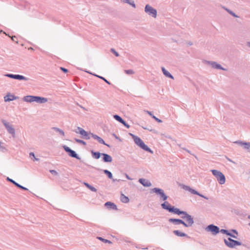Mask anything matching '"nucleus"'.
<instances>
[{"mask_svg":"<svg viewBox=\"0 0 250 250\" xmlns=\"http://www.w3.org/2000/svg\"><path fill=\"white\" fill-rule=\"evenodd\" d=\"M181 213H175L178 215H183L181 218L183 219H186L187 223L185 222L183 220L179 219L170 218L168 220L169 222L172 223L174 225L182 224L185 227H191L194 224L193 218L192 216L188 214L186 211H182L180 210Z\"/></svg>","mask_w":250,"mask_h":250,"instance_id":"nucleus-1","label":"nucleus"},{"mask_svg":"<svg viewBox=\"0 0 250 250\" xmlns=\"http://www.w3.org/2000/svg\"><path fill=\"white\" fill-rule=\"evenodd\" d=\"M1 122L4 126L7 132L11 135L12 137L15 138L16 136V131L13 125L4 119H1Z\"/></svg>","mask_w":250,"mask_h":250,"instance_id":"nucleus-2","label":"nucleus"},{"mask_svg":"<svg viewBox=\"0 0 250 250\" xmlns=\"http://www.w3.org/2000/svg\"><path fill=\"white\" fill-rule=\"evenodd\" d=\"M212 174L215 177L217 181L220 185H223L225 183L226 178L224 174L221 171L216 170H211Z\"/></svg>","mask_w":250,"mask_h":250,"instance_id":"nucleus-3","label":"nucleus"},{"mask_svg":"<svg viewBox=\"0 0 250 250\" xmlns=\"http://www.w3.org/2000/svg\"><path fill=\"white\" fill-rule=\"evenodd\" d=\"M134 139H133L135 143L140 147L144 150L150 152L151 154L153 153V151L149 148L145 144L144 142L138 136H134Z\"/></svg>","mask_w":250,"mask_h":250,"instance_id":"nucleus-4","label":"nucleus"},{"mask_svg":"<svg viewBox=\"0 0 250 250\" xmlns=\"http://www.w3.org/2000/svg\"><path fill=\"white\" fill-rule=\"evenodd\" d=\"M162 208L168 211L169 212L173 213H181L180 209L178 208H175L174 206H171L170 204L167 201L161 204Z\"/></svg>","mask_w":250,"mask_h":250,"instance_id":"nucleus-5","label":"nucleus"},{"mask_svg":"<svg viewBox=\"0 0 250 250\" xmlns=\"http://www.w3.org/2000/svg\"><path fill=\"white\" fill-rule=\"evenodd\" d=\"M225 245L230 248H234L237 246H241V243L239 241L234 240L230 238L224 239Z\"/></svg>","mask_w":250,"mask_h":250,"instance_id":"nucleus-6","label":"nucleus"},{"mask_svg":"<svg viewBox=\"0 0 250 250\" xmlns=\"http://www.w3.org/2000/svg\"><path fill=\"white\" fill-rule=\"evenodd\" d=\"M145 12L149 16L153 18H156L157 10L149 4H146L145 7Z\"/></svg>","mask_w":250,"mask_h":250,"instance_id":"nucleus-7","label":"nucleus"},{"mask_svg":"<svg viewBox=\"0 0 250 250\" xmlns=\"http://www.w3.org/2000/svg\"><path fill=\"white\" fill-rule=\"evenodd\" d=\"M151 192L156 193L158 195H159L163 201H166L168 197L165 194L164 190L159 188H155L151 189Z\"/></svg>","mask_w":250,"mask_h":250,"instance_id":"nucleus-8","label":"nucleus"},{"mask_svg":"<svg viewBox=\"0 0 250 250\" xmlns=\"http://www.w3.org/2000/svg\"><path fill=\"white\" fill-rule=\"evenodd\" d=\"M182 188L183 189H184L185 190H187L189 191L192 194L197 195L201 197H203L206 199H208V198L206 196H205L204 195L200 194L199 192H198L197 191L191 188L190 187L186 185H183L182 186Z\"/></svg>","mask_w":250,"mask_h":250,"instance_id":"nucleus-9","label":"nucleus"},{"mask_svg":"<svg viewBox=\"0 0 250 250\" xmlns=\"http://www.w3.org/2000/svg\"><path fill=\"white\" fill-rule=\"evenodd\" d=\"M206 230L211 232L213 235H216L220 232L219 228L213 224L208 226L206 228Z\"/></svg>","mask_w":250,"mask_h":250,"instance_id":"nucleus-10","label":"nucleus"},{"mask_svg":"<svg viewBox=\"0 0 250 250\" xmlns=\"http://www.w3.org/2000/svg\"><path fill=\"white\" fill-rule=\"evenodd\" d=\"M205 63L207 64L210 65L213 68L225 71L227 70L226 68L223 67L220 64L216 62L205 61Z\"/></svg>","mask_w":250,"mask_h":250,"instance_id":"nucleus-11","label":"nucleus"},{"mask_svg":"<svg viewBox=\"0 0 250 250\" xmlns=\"http://www.w3.org/2000/svg\"><path fill=\"white\" fill-rule=\"evenodd\" d=\"M63 148L66 152L68 153V155L70 157L76 158L78 160L80 159V157L78 155L76 152L70 149L68 146H63Z\"/></svg>","mask_w":250,"mask_h":250,"instance_id":"nucleus-12","label":"nucleus"},{"mask_svg":"<svg viewBox=\"0 0 250 250\" xmlns=\"http://www.w3.org/2000/svg\"><path fill=\"white\" fill-rule=\"evenodd\" d=\"M5 76L7 77L8 78H10L14 79L19 80H24L27 81L28 79L22 75H19V74H6L4 75Z\"/></svg>","mask_w":250,"mask_h":250,"instance_id":"nucleus-13","label":"nucleus"},{"mask_svg":"<svg viewBox=\"0 0 250 250\" xmlns=\"http://www.w3.org/2000/svg\"><path fill=\"white\" fill-rule=\"evenodd\" d=\"M48 101V99L46 98L35 96L34 102H36L38 104H44Z\"/></svg>","mask_w":250,"mask_h":250,"instance_id":"nucleus-14","label":"nucleus"},{"mask_svg":"<svg viewBox=\"0 0 250 250\" xmlns=\"http://www.w3.org/2000/svg\"><path fill=\"white\" fill-rule=\"evenodd\" d=\"M19 98L18 97L15 96L14 95L11 94L10 93L7 94L4 97V101L5 102H10L13 100L18 99Z\"/></svg>","mask_w":250,"mask_h":250,"instance_id":"nucleus-15","label":"nucleus"},{"mask_svg":"<svg viewBox=\"0 0 250 250\" xmlns=\"http://www.w3.org/2000/svg\"><path fill=\"white\" fill-rule=\"evenodd\" d=\"M92 137L95 140H96L100 144H103L108 147H110L109 145L106 144L104 140L98 135L96 134H92Z\"/></svg>","mask_w":250,"mask_h":250,"instance_id":"nucleus-16","label":"nucleus"},{"mask_svg":"<svg viewBox=\"0 0 250 250\" xmlns=\"http://www.w3.org/2000/svg\"><path fill=\"white\" fill-rule=\"evenodd\" d=\"M103 161L105 163H111L112 161V158L109 155L106 153H102Z\"/></svg>","mask_w":250,"mask_h":250,"instance_id":"nucleus-17","label":"nucleus"},{"mask_svg":"<svg viewBox=\"0 0 250 250\" xmlns=\"http://www.w3.org/2000/svg\"><path fill=\"white\" fill-rule=\"evenodd\" d=\"M7 180L11 183H12V184H13L15 186H16L17 187L21 188V189H22L23 190H27L28 189L26 188H25L22 186H21V185H20L19 184H18V183H17L16 182H15L14 180H13V179H10V178L9 177H7Z\"/></svg>","mask_w":250,"mask_h":250,"instance_id":"nucleus-18","label":"nucleus"},{"mask_svg":"<svg viewBox=\"0 0 250 250\" xmlns=\"http://www.w3.org/2000/svg\"><path fill=\"white\" fill-rule=\"evenodd\" d=\"M139 182L145 187H149L151 186V182L145 179L141 178L139 180Z\"/></svg>","mask_w":250,"mask_h":250,"instance_id":"nucleus-19","label":"nucleus"},{"mask_svg":"<svg viewBox=\"0 0 250 250\" xmlns=\"http://www.w3.org/2000/svg\"><path fill=\"white\" fill-rule=\"evenodd\" d=\"M82 137L86 140L90 139L91 137H92V134H93V133H88L85 130H83V131H81V134Z\"/></svg>","mask_w":250,"mask_h":250,"instance_id":"nucleus-20","label":"nucleus"},{"mask_svg":"<svg viewBox=\"0 0 250 250\" xmlns=\"http://www.w3.org/2000/svg\"><path fill=\"white\" fill-rule=\"evenodd\" d=\"M35 96L27 95L23 97V101L27 103L34 102Z\"/></svg>","mask_w":250,"mask_h":250,"instance_id":"nucleus-21","label":"nucleus"},{"mask_svg":"<svg viewBox=\"0 0 250 250\" xmlns=\"http://www.w3.org/2000/svg\"><path fill=\"white\" fill-rule=\"evenodd\" d=\"M105 206L109 209H113L114 210H117V208L115 204L110 202H107L105 203Z\"/></svg>","mask_w":250,"mask_h":250,"instance_id":"nucleus-22","label":"nucleus"},{"mask_svg":"<svg viewBox=\"0 0 250 250\" xmlns=\"http://www.w3.org/2000/svg\"><path fill=\"white\" fill-rule=\"evenodd\" d=\"M162 71L164 75L167 77L171 78L172 79H174L173 76L168 71H167L164 67H162Z\"/></svg>","mask_w":250,"mask_h":250,"instance_id":"nucleus-23","label":"nucleus"},{"mask_svg":"<svg viewBox=\"0 0 250 250\" xmlns=\"http://www.w3.org/2000/svg\"><path fill=\"white\" fill-rule=\"evenodd\" d=\"M173 232L175 235H176L178 236H180V237L187 236V234H186L185 233H184V232H182L178 230H175L173 231Z\"/></svg>","mask_w":250,"mask_h":250,"instance_id":"nucleus-24","label":"nucleus"},{"mask_svg":"<svg viewBox=\"0 0 250 250\" xmlns=\"http://www.w3.org/2000/svg\"><path fill=\"white\" fill-rule=\"evenodd\" d=\"M91 152L92 157L96 159H99L100 156L102 155V153H100L99 152H94V151L92 150Z\"/></svg>","mask_w":250,"mask_h":250,"instance_id":"nucleus-25","label":"nucleus"},{"mask_svg":"<svg viewBox=\"0 0 250 250\" xmlns=\"http://www.w3.org/2000/svg\"><path fill=\"white\" fill-rule=\"evenodd\" d=\"M121 1L131 5L133 8H136V5L133 0H121Z\"/></svg>","mask_w":250,"mask_h":250,"instance_id":"nucleus-26","label":"nucleus"},{"mask_svg":"<svg viewBox=\"0 0 250 250\" xmlns=\"http://www.w3.org/2000/svg\"><path fill=\"white\" fill-rule=\"evenodd\" d=\"M120 199L121 201L124 203H127L129 201V198L123 194H121Z\"/></svg>","mask_w":250,"mask_h":250,"instance_id":"nucleus-27","label":"nucleus"},{"mask_svg":"<svg viewBox=\"0 0 250 250\" xmlns=\"http://www.w3.org/2000/svg\"><path fill=\"white\" fill-rule=\"evenodd\" d=\"M86 72L87 73H88L92 74L91 73H90V72H89L88 71H86ZM92 75H93V74H92ZM93 75L96 76V77H98V78H100V79H102V80H104V81L106 83H107L108 84H111V83L109 81H108L106 79H105L104 77H103L102 76H99V75H98L97 74H93Z\"/></svg>","mask_w":250,"mask_h":250,"instance_id":"nucleus-28","label":"nucleus"},{"mask_svg":"<svg viewBox=\"0 0 250 250\" xmlns=\"http://www.w3.org/2000/svg\"><path fill=\"white\" fill-rule=\"evenodd\" d=\"M84 185L88 188H89L90 190H91L92 191H93V192H96L97 191V189L96 188H95L94 187L91 186L90 185H89V184H88L87 183H85L84 182Z\"/></svg>","mask_w":250,"mask_h":250,"instance_id":"nucleus-29","label":"nucleus"},{"mask_svg":"<svg viewBox=\"0 0 250 250\" xmlns=\"http://www.w3.org/2000/svg\"><path fill=\"white\" fill-rule=\"evenodd\" d=\"M103 172H104V173L105 174H106L108 178H109L110 179H112L113 176H112V173L110 171H109L108 170L104 169V170H103Z\"/></svg>","mask_w":250,"mask_h":250,"instance_id":"nucleus-30","label":"nucleus"},{"mask_svg":"<svg viewBox=\"0 0 250 250\" xmlns=\"http://www.w3.org/2000/svg\"><path fill=\"white\" fill-rule=\"evenodd\" d=\"M52 129L55 130V131H56L57 132H59L62 136H64V132L62 130L58 127H52Z\"/></svg>","mask_w":250,"mask_h":250,"instance_id":"nucleus-31","label":"nucleus"},{"mask_svg":"<svg viewBox=\"0 0 250 250\" xmlns=\"http://www.w3.org/2000/svg\"><path fill=\"white\" fill-rule=\"evenodd\" d=\"M113 118L116 120H117V121H118L119 122L121 123H122L123 122H124V120L119 115H114L113 116Z\"/></svg>","mask_w":250,"mask_h":250,"instance_id":"nucleus-32","label":"nucleus"},{"mask_svg":"<svg viewBox=\"0 0 250 250\" xmlns=\"http://www.w3.org/2000/svg\"><path fill=\"white\" fill-rule=\"evenodd\" d=\"M244 148L250 152V142L245 143L243 146Z\"/></svg>","mask_w":250,"mask_h":250,"instance_id":"nucleus-33","label":"nucleus"},{"mask_svg":"<svg viewBox=\"0 0 250 250\" xmlns=\"http://www.w3.org/2000/svg\"><path fill=\"white\" fill-rule=\"evenodd\" d=\"M29 157L31 158V159H33L34 161H38L39 160L38 158L35 157V154L33 152H30L29 153Z\"/></svg>","mask_w":250,"mask_h":250,"instance_id":"nucleus-34","label":"nucleus"},{"mask_svg":"<svg viewBox=\"0 0 250 250\" xmlns=\"http://www.w3.org/2000/svg\"><path fill=\"white\" fill-rule=\"evenodd\" d=\"M75 141L77 143L81 144H82L83 146H85L86 145V142H84V141L82 140H80V139H78L75 138Z\"/></svg>","mask_w":250,"mask_h":250,"instance_id":"nucleus-35","label":"nucleus"},{"mask_svg":"<svg viewBox=\"0 0 250 250\" xmlns=\"http://www.w3.org/2000/svg\"><path fill=\"white\" fill-rule=\"evenodd\" d=\"M125 72L127 75H131L134 73V72L132 69L125 70Z\"/></svg>","mask_w":250,"mask_h":250,"instance_id":"nucleus-36","label":"nucleus"},{"mask_svg":"<svg viewBox=\"0 0 250 250\" xmlns=\"http://www.w3.org/2000/svg\"><path fill=\"white\" fill-rule=\"evenodd\" d=\"M233 143H235V144H238V145H239L240 146H244V145H245V143L246 142H242L241 141L239 140V141H235Z\"/></svg>","mask_w":250,"mask_h":250,"instance_id":"nucleus-37","label":"nucleus"},{"mask_svg":"<svg viewBox=\"0 0 250 250\" xmlns=\"http://www.w3.org/2000/svg\"><path fill=\"white\" fill-rule=\"evenodd\" d=\"M226 10L231 15H232V16L234 17H238V16L234 13H233L232 11H230V10L226 8Z\"/></svg>","mask_w":250,"mask_h":250,"instance_id":"nucleus-38","label":"nucleus"},{"mask_svg":"<svg viewBox=\"0 0 250 250\" xmlns=\"http://www.w3.org/2000/svg\"><path fill=\"white\" fill-rule=\"evenodd\" d=\"M83 130H84V129H83L82 128H81L80 127H78L77 128V130H75V132L77 133L81 134V131H83Z\"/></svg>","mask_w":250,"mask_h":250,"instance_id":"nucleus-39","label":"nucleus"},{"mask_svg":"<svg viewBox=\"0 0 250 250\" xmlns=\"http://www.w3.org/2000/svg\"><path fill=\"white\" fill-rule=\"evenodd\" d=\"M98 238L101 240H102L103 242L104 243H111V241L109 240H108L107 239H104L102 237H98Z\"/></svg>","mask_w":250,"mask_h":250,"instance_id":"nucleus-40","label":"nucleus"},{"mask_svg":"<svg viewBox=\"0 0 250 250\" xmlns=\"http://www.w3.org/2000/svg\"><path fill=\"white\" fill-rule=\"evenodd\" d=\"M111 52L113 53L116 57L119 56V53L115 51V50L113 48H111L110 50Z\"/></svg>","mask_w":250,"mask_h":250,"instance_id":"nucleus-41","label":"nucleus"},{"mask_svg":"<svg viewBox=\"0 0 250 250\" xmlns=\"http://www.w3.org/2000/svg\"><path fill=\"white\" fill-rule=\"evenodd\" d=\"M220 232H221L222 233L226 234L227 235L229 232L228 230L225 229H221V230H220Z\"/></svg>","mask_w":250,"mask_h":250,"instance_id":"nucleus-42","label":"nucleus"},{"mask_svg":"<svg viewBox=\"0 0 250 250\" xmlns=\"http://www.w3.org/2000/svg\"><path fill=\"white\" fill-rule=\"evenodd\" d=\"M49 172L54 175H58V173L55 170H50Z\"/></svg>","mask_w":250,"mask_h":250,"instance_id":"nucleus-43","label":"nucleus"},{"mask_svg":"<svg viewBox=\"0 0 250 250\" xmlns=\"http://www.w3.org/2000/svg\"><path fill=\"white\" fill-rule=\"evenodd\" d=\"M123 125H124L126 128H129L130 127V125L126 123V122L124 121V122L122 123Z\"/></svg>","mask_w":250,"mask_h":250,"instance_id":"nucleus-44","label":"nucleus"},{"mask_svg":"<svg viewBox=\"0 0 250 250\" xmlns=\"http://www.w3.org/2000/svg\"><path fill=\"white\" fill-rule=\"evenodd\" d=\"M228 236H229L232 238H235L236 239L237 237L236 235H234V234L230 233V232H229L228 234Z\"/></svg>","mask_w":250,"mask_h":250,"instance_id":"nucleus-45","label":"nucleus"},{"mask_svg":"<svg viewBox=\"0 0 250 250\" xmlns=\"http://www.w3.org/2000/svg\"><path fill=\"white\" fill-rule=\"evenodd\" d=\"M153 119L156 121H157V122L158 123H162V121L159 119H158V118H157L156 117H153Z\"/></svg>","mask_w":250,"mask_h":250,"instance_id":"nucleus-46","label":"nucleus"},{"mask_svg":"<svg viewBox=\"0 0 250 250\" xmlns=\"http://www.w3.org/2000/svg\"><path fill=\"white\" fill-rule=\"evenodd\" d=\"M60 69L64 73H66L68 72V70L65 68L61 67Z\"/></svg>","mask_w":250,"mask_h":250,"instance_id":"nucleus-47","label":"nucleus"},{"mask_svg":"<svg viewBox=\"0 0 250 250\" xmlns=\"http://www.w3.org/2000/svg\"><path fill=\"white\" fill-rule=\"evenodd\" d=\"M2 143L0 141V150H3L5 149V147L1 146Z\"/></svg>","mask_w":250,"mask_h":250,"instance_id":"nucleus-48","label":"nucleus"},{"mask_svg":"<svg viewBox=\"0 0 250 250\" xmlns=\"http://www.w3.org/2000/svg\"><path fill=\"white\" fill-rule=\"evenodd\" d=\"M231 231L232 232H233V233H234L235 234H236L237 235L238 234V232H237V231L236 230H235V229H231Z\"/></svg>","mask_w":250,"mask_h":250,"instance_id":"nucleus-49","label":"nucleus"},{"mask_svg":"<svg viewBox=\"0 0 250 250\" xmlns=\"http://www.w3.org/2000/svg\"><path fill=\"white\" fill-rule=\"evenodd\" d=\"M183 148L184 150H186V151L187 152H188V153H189V154H191V152H190L189 150L187 149H186V148Z\"/></svg>","mask_w":250,"mask_h":250,"instance_id":"nucleus-50","label":"nucleus"},{"mask_svg":"<svg viewBox=\"0 0 250 250\" xmlns=\"http://www.w3.org/2000/svg\"><path fill=\"white\" fill-rule=\"evenodd\" d=\"M146 112L150 116H152V113L150 112V111H146Z\"/></svg>","mask_w":250,"mask_h":250,"instance_id":"nucleus-51","label":"nucleus"},{"mask_svg":"<svg viewBox=\"0 0 250 250\" xmlns=\"http://www.w3.org/2000/svg\"><path fill=\"white\" fill-rule=\"evenodd\" d=\"M129 135L132 137V139H134V136H136V135L132 134V133H129Z\"/></svg>","mask_w":250,"mask_h":250,"instance_id":"nucleus-52","label":"nucleus"},{"mask_svg":"<svg viewBox=\"0 0 250 250\" xmlns=\"http://www.w3.org/2000/svg\"><path fill=\"white\" fill-rule=\"evenodd\" d=\"M125 177H126V178L127 179H128V180H131V178H130V177H129V176H128L127 174H125Z\"/></svg>","mask_w":250,"mask_h":250,"instance_id":"nucleus-53","label":"nucleus"},{"mask_svg":"<svg viewBox=\"0 0 250 250\" xmlns=\"http://www.w3.org/2000/svg\"><path fill=\"white\" fill-rule=\"evenodd\" d=\"M120 180H121L120 179H112L113 182H115V181L119 182V181H120Z\"/></svg>","mask_w":250,"mask_h":250,"instance_id":"nucleus-54","label":"nucleus"},{"mask_svg":"<svg viewBox=\"0 0 250 250\" xmlns=\"http://www.w3.org/2000/svg\"><path fill=\"white\" fill-rule=\"evenodd\" d=\"M15 38H16L15 36H13L12 37V40L13 41H15Z\"/></svg>","mask_w":250,"mask_h":250,"instance_id":"nucleus-55","label":"nucleus"},{"mask_svg":"<svg viewBox=\"0 0 250 250\" xmlns=\"http://www.w3.org/2000/svg\"><path fill=\"white\" fill-rule=\"evenodd\" d=\"M188 44L189 45H192V43L191 42H189L188 43Z\"/></svg>","mask_w":250,"mask_h":250,"instance_id":"nucleus-56","label":"nucleus"},{"mask_svg":"<svg viewBox=\"0 0 250 250\" xmlns=\"http://www.w3.org/2000/svg\"><path fill=\"white\" fill-rule=\"evenodd\" d=\"M247 45H248V46L249 47H250V42H248L247 43Z\"/></svg>","mask_w":250,"mask_h":250,"instance_id":"nucleus-57","label":"nucleus"},{"mask_svg":"<svg viewBox=\"0 0 250 250\" xmlns=\"http://www.w3.org/2000/svg\"><path fill=\"white\" fill-rule=\"evenodd\" d=\"M152 117V118H153V117H155L154 115H153V114H152V116H151Z\"/></svg>","mask_w":250,"mask_h":250,"instance_id":"nucleus-58","label":"nucleus"},{"mask_svg":"<svg viewBox=\"0 0 250 250\" xmlns=\"http://www.w3.org/2000/svg\"><path fill=\"white\" fill-rule=\"evenodd\" d=\"M228 160H229V161H230V162H232V161H231V160H230V159H228Z\"/></svg>","mask_w":250,"mask_h":250,"instance_id":"nucleus-59","label":"nucleus"},{"mask_svg":"<svg viewBox=\"0 0 250 250\" xmlns=\"http://www.w3.org/2000/svg\"><path fill=\"white\" fill-rule=\"evenodd\" d=\"M179 146L181 147V145H178Z\"/></svg>","mask_w":250,"mask_h":250,"instance_id":"nucleus-60","label":"nucleus"},{"mask_svg":"<svg viewBox=\"0 0 250 250\" xmlns=\"http://www.w3.org/2000/svg\"><path fill=\"white\" fill-rule=\"evenodd\" d=\"M81 107H82V108L84 109V108L82 106H81Z\"/></svg>","mask_w":250,"mask_h":250,"instance_id":"nucleus-61","label":"nucleus"},{"mask_svg":"<svg viewBox=\"0 0 250 250\" xmlns=\"http://www.w3.org/2000/svg\"><path fill=\"white\" fill-rule=\"evenodd\" d=\"M248 218H249V219H250V216H249L248 217Z\"/></svg>","mask_w":250,"mask_h":250,"instance_id":"nucleus-62","label":"nucleus"},{"mask_svg":"<svg viewBox=\"0 0 250 250\" xmlns=\"http://www.w3.org/2000/svg\"><path fill=\"white\" fill-rule=\"evenodd\" d=\"M249 226H250V223L249 224Z\"/></svg>","mask_w":250,"mask_h":250,"instance_id":"nucleus-63","label":"nucleus"}]
</instances>
